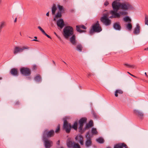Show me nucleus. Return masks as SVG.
<instances>
[{
    "label": "nucleus",
    "mask_w": 148,
    "mask_h": 148,
    "mask_svg": "<svg viewBox=\"0 0 148 148\" xmlns=\"http://www.w3.org/2000/svg\"><path fill=\"white\" fill-rule=\"evenodd\" d=\"M73 28L70 26H66L63 29V35L66 38H68L74 34Z\"/></svg>",
    "instance_id": "1"
},
{
    "label": "nucleus",
    "mask_w": 148,
    "mask_h": 148,
    "mask_svg": "<svg viewBox=\"0 0 148 148\" xmlns=\"http://www.w3.org/2000/svg\"><path fill=\"white\" fill-rule=\"evenodd\" d=\"M92 29L90 30L89 32L91 35H92L94 32H99L102 30L101 27L100 26L99 22L98 21L96 23L92 25Z\"/></svg>",
    "instance_id": "2"
},
{
    "label": "nucleus",
    "mask_w": 148,
    "mask_h": 148,
    "mask_svg": "<svg viewBox=\"0 0 148 148\" xmlns=\"http://www.w3.org/2000/svg\"><path fill=\"white\" fill-rule=\"evenodd\" d=\"M54 132L53 130L49 131L47 129L45 130L43 133L42 139H48L53 136Z\"/></svg>",
    "instance_id": "3"
},
{
    "label": "nucleus",
    "mask_w": 148,
    "mask_h": 148,
    "mask_svg": "<svg viewBox=\"0 0 148 148\" xmlns=\"http://www.w3.org/2000/svg\"><path fill=\"white\" fill-rule=\"evenodd\" d=\"M133 7L128 2H124L120 3V9L123 10L132 9Z\"/></svg>",
    "instance_id": "4"
},
{
    "label": "nucleus",
    "mask_w": 148,
    "mask_h": 148,
    "mask_svg": "<svg viewBox=\"0 0 148 148\" xmlns=\"http://www.w3.org/2000/svg\"><path fill=\"white\" fill-rule=\"evenodd\" d=\"M63 129V130H65L67 133H69L71 130V124L69 123L65 119L64 120Z\"/></svg>",
    "instance_id": "5"
},
{
    "label": "nucleus",
    "mask_w": 148,
    "mask_h": 148,
    "mask_svg": "<svg viewBox=\"0 0 148 148\" xmlns=\"http://www.w3.org/2000/svg\"><path fill=\"white\" fill-rule=\"evenodd\" d=\"M20 71L21 74L25 76H29L31 74L30 69L28 67H22L20 69Z\"/></svg>",
    "instance_id": "6"
},
{
    "label": "nucleus",
    "mask_w": 148,
    "mask_h": 148,
    "mask_svg": "<svg viewBox=\"0 0 148 148\" xmlns=\"http://www.w3.org/2000/svg\"><path fill=\"white\" fill-rule=\"evenodd\" d=\"M100 21L106 26L109 25L111 23V21L108 18L106 14H103V16L101 18Z\"/></svg>",
    "instance_id": "7"
},
{
    "label": "nucleus",
    "mask_w": 148,
    "mask_h": 148,
    "mask_svg": "<svg viewBox=\"0 0 148 148\" xmlns=\"http://www.w3.org/2000/svg\"><path fill=\"white\" fill-rule=\"evenodd\" d=\"M118 1L115 0L112 3V6L113 10L112 11H118L120 9V3L118 2Z\"/></svg>",
    "instance_id": "8"
},
{
    "label": "nucleus",
    "mask_w": 148,
    "mask_h": 148,
    "mask_svg": "<svg viewBox=\"0 0 148 148\" xmlns=\"http://www.w3.org/2000/svg\"><path fill=\"white\" fill-rule=\"evenodd\" d=\"M29 48V47H23L21 48H20L19 47H16L14 48L13 53L14 54H16L17 53L23 52L25 49H28Z\"/></svg>",
    "instance_id": "9"
},
{
    "label": "nucleus",
    "mask_w": 148,
    "mask_h": 148,
    "mask_svg": "<svg viewBox=\"0 0 148 148\" xmlns=\"http://www.w3.org/2000/svg\"><path fill=\"white\" fill-rule=\"evenodd\" d=\"M44 141L45 146L46 148H50L53 144L52 141L49 140L48 139H42Z\"/></svg>",
    "instance_id": "10"
},
{
    "label": "nucleus",
    "mask_w": 148,
    "mask_h": 148,
    "mask_svg": "<svg viewBox=\"0 0 148 148\" xmlns=\"http://www.w3.org/2000/svg\"><path fill=\"white\" fill-rule=\"evenodd\" d=\"M75 139L76 140L79 142L81 145H84V138L82 135L77 136L75 137Z\"/></svg>",
    "instance_id": "11"
},
{
    "label": "nucleus",
    "mask_w": 148,
    "mask_h": 148,
    "mask_svg": "<svg viewBox=\"0 0 148 148\" xmlns=\"http://www.w3.org/2000/svg\"><path fill=\"white\" fill-rule=\"evenodd\" d=\"M81 28L86 29V27L83 25H77L76 26V30L77 32L80 33L86 32L85 30H82L80 29Z\"/></svg>",
    "instance_id": "12"
},
{
    "label": "nucleus",
    "mask_w": 148,
    "mask_h": 148,
    "mask_svg": "<svg viewBox=\"0 0 148 148\" xmlns=\"http://www.w3.org/2000/svg\"><path fill=\"white\" fill-rule=\"evenodd\" d=\"M70 41L73 45L76 46L77 45L76 36L75 34H73L71 36L70 38Z\"/></svg>",
    "instance_id": "13"
},
{
    "label": "nucleus",
    "mask_w": 148,
    "mask_h": 148,
    "mask_svg": "<svg viewBox=\"0 0 148 148\" xmlns=\"http://www.w3.org/2000/svg\"><path fill=\"white\" fill-rule=\"evenodd\" d=\"M10 73L12 75L14 76H18L19 75V72L17 68H13L12 69Z\"/></svg>",
    "instance_id": "14"
},
{
    "label": "nucleus",
    "mask_w": 148,
    "mask_h": 148,
    "mask_svg": "<svg viewBox=\"0 0 148 148\" xmlns=\"http://www.w3.org/2000/svg\"><path fill=\"white\" fill-rule=\"evenodd\" d=\"M125 147H127V145L125 143H119L115 144L113 148H123Z\"/></svg>",
    "instance_id": "15"
},
{
    "label": "nucleus",
    "mask_w": 148,
    "mask_h": 148,
    "mask_svg": "<svg viewBox=\"0 0 148 148\" xmlns=\"http://www.w3.org/2000/svg\"><path fill=\"white\" fill-rule=\"evenodd\" d=\"M57 25L60 29H62L64 25V21L63 19H60L57 21Z\"/></svg>",
    "instance_id": "16"
},
{
    "label": "nucleus",
    "mask_w": 148,
    "mask_h": 148,
    "mask_svg": "<svg viewBox=\"0 0 148 148\" xmlns=\"http://www.w3.org/2000/svg\"><path fill=\"white\" fill-rule=\"evenodd\" d=\"M91 139V138L90 137H88V138L86 139L85 142V145L86 147L88 148L91 146L92 143Z\"/></svg>",
    "instance_id": "17"
},
{
    "label": "nucleus",
    "mask_w": 148,
    "mask_h": 148,
    "mask_svg": "<svg viewBox=\"0 0 148 148\" xmlns=\"http://www.w3.org/2000/svg\"><path fill=\"white\" fill-rule=\"evenodd\" d=\"M118 11H110V14L114 15V18H119L121 16L120 13L117 12Z\"/></svg>",
    "instance_id": "18"
},
{
    "label": "nucleus",
    "mask_w": 148,
    "mask_h": 148,
    "mask_svg": "<svg viewBox=\"0 0 148 148\" xmlns=\"http://www.w3.org/2000/svg\"><path fill=\"white\" fill-rule=\"evenodd\" d=\"M93 122L92 120H90L89 122L86 124V125L84 127V130H86V129H88L90 127L93 126Z\"/></svg>",
    "instance_id": "19"
},
{
    "label": "nucleus",
    "mask_w": 148,
    "mask_h": 148,
    "mask_svg": "<svg viewBox=\"0 0 148 148\" xmlns=\"http://www.w3.org/2000/svg\"><path fill=\"white\" fill-rule=\"evenodd\" d=\"M114 29L117 30H120L121 29V27L119 22H116L114 23L113 25Z\"/></svg>",
    "instance_id": "20"
},
{
    "label": "nucleus",
    "mask_w": 148,
    "mask_h": 148,
    "mask_svg": "<svg viewBox=\"0 0 148 148\" xmlns=\"http://www.w3.org/2000/svg\"><path fill=\"white\" fill-rule=\"evenodd\" d=\"M134 113L140 119H143V114L141 111L138 110H134Z\"/></svg>",
    "instance_id": "21"
},
{
    "label": "nucleus",
    "mask_w": 148,
    "mask_h": 148,
    "mask_svg": "<svg viewBox=\"0 0 148 148\" xmlns=\"http://www.w3.org/2000/svg\"><path fill=\"white\" fill-rule=\"evenodd\" d=\"M140 32V27L138 24L137 23L136 25V27L134 29L133 32L135 34H138Z\"/></svg>",
    "instance_id": "22"
},
{
    "label": "nucleus",
    "mask_w": 148,
    "mask_h": 148,
    "mask_svg": "<svg viewBox=\"0 0 148 148\" xmlns=\"http://www.w3.org/2000/svg\"><path fill=\"white\" fill-rule=\"evenodd\" d=\"M87 119L86 117H83L80 119L79 121V124L84 125L87 122Z\"/></svg>",
    "instance_id": "23"
},
{
    "label": "nucleus",
    "mask_w": 148,
    "mask_h": 148,
    "mask_svg": "<svg viewBox=\"0 0 148 148\" xmlns=\"http://www.w3.org/2000/svg\"><path fill=\"white\" fill-rule=\"evenodd\" d=\"M84 125L79 124V126L78 127L79 131L81 134L83 133L85 130H84V128L83 129Z\"/></svg>",
    "instance_id": "24"
},
{
    "label": "nucleus",
    "mask_w": 148,
    "mask_h": 148,
    "mask_svg": "<svg viewBox=\"0 0 148 148\" xmlns=\"http://www.w3.org/2000/svg\"><path fill=\"white\" fill-rule=\"evenodd\" d=\"M34 80L38 82H41L42 81L41 77L40 75H36L34 78Z\"/></svg>",
    "instance_id": "25"
},
{
    "label": "nucleus",
    "mask_w": 148,
    "mask_h": 148,
    "mask_svg": "<svg viewBox=\"0 0 148 148\" xmlns=\"http://www.w3.org/2000/svg\"><path fill=\"white\" fill-rule=\"evenodd\" d=\"M82 46L81 44H79L77 45L76 47V50L80 52L82 51Z\"/></svg>",
    "instance_id": "26"
},
{
    "label": "nucleus",
    "mask_w": 148,
    "mask_h": 148,
    "mask_svg": "<svg viewBox=\"0 0 148 148\" xmlns=\"http://www.w3.org/2000/svg\"><path fill=\"white\" fill-rule=\"evenodd\" d=\"M57 9L56 5L55 4H53L51 8V11L53 15L55 14L56 11L57 10Z\"/></svg>",
    "instance_id": "27"
},
{
    "label": "nucleus",
    "mask_w": 148,
    "mask_h": 148,
    "mask_svg": "<svg viewBox=\"0 0 148 148\" xmlns=\"http://www.w3.org/2000/svg\"><path fill=\"white\" fill-rule=\"evenodd\" d=\"M123 93V91L121 90H117L115 92L114 95L116 97H117L118 96V94H121Z\"/></svg>",
    "instance_id": "28"
},
{
    "label": "nucleus",
    "mask_w": 148,
    "mask_h": 148,
    "mask_svg": "<svg viewBox=\"0 0 148 148\" xmlns=\"http://www.w3.org/2000/svg\"><path fill=\"white\" fill-rule=\"evenodd\" d=\"M78 123L77 121L75 122L73 124L71 125V128H73L75 130H77V129Z\"/></svg>",
    "instance_id": "29"
},
{
    "label": "nucleus",
    "mask_w": 148,
    "mask_h": 148,
    "mask_svg": "<svg viewBox=\"0 0 148 148\" xmlns=\"http://www.w3.org/2000/svg\"><path fill=\"white\" fill-rule=\"evenodd\" d=\"M74 143L71 141H69L67 142V145L69 148H72Z\"/></svg>",
    "instance_id": "30"
},
{
    "label": "nucleus",
    "mask_w": 148,
    "mask_h": 148,
    "mask_svg": "<svg viewBox=\"0 0 148 148\" xmlns=\"http://www.w3.org/2000/svg\"><path fill=\"white\" fill-rule=\"evenodd\" d=\"M126 28L129 31H131L132 28V25L130 23H128L126 25Z\"/></svg>",
    "instance_id": "31"
},
{
    "label": "nucleus",
    "mask_w": 148,
    "mask_h": 148,
    "mask_svg": "<svg viewBox=\"0 0 148 148\" xmlns=\"http://www.w3.org/2000/svg\"><path fill=\"white\" fill-rule=\"evenodd\" d=\"M96 141L98 143L101 144L103 143L104 142V140L102 138H97L96 139Z\"/></svg>",
    "instance_id": "32"
},
{
    "label": "nucleus",
    "mask_w": 148,
    "mask_h": 148,
    "mask_svg": "<svg viewBox=\"0 0 148 148\" xmlns=\"http://www.w3.org/2000/svg\"><path fill=\"white\" fill-rule=\"evenodd\" d=\"M124 21L127 22H128L129 23H131V20L128 16H126L123 18Z\"/></svg>",
    "instance_id": "33"
},
{
    "label": "nucleus",
    "mask_w": 148,
    "mask_h": 148,
    "mask_svg": "<svg viewBox=\"0 0 148 148\" xmlns=\"http://www.w3.org/2000/svg\"><path fill=\"white\" fill-rule=\"evenodd\" d=\"M91 132L93 135H96L98 133L96 129L94 128H92V129Z\"/></svg>",
    "instance_id": "34"
},
{
    "label": "nucleus",
    "mask_w": 148,
    "mask_h": 148,
    "mask_svg": "<svg viewBox=\"0 0 148 148\" xmlns=\"http://www.w3.org/2000/svg\"><path fill=\"white\" fill-rule=\"evenodd\" d=\"M92 114L93 117L95 119H98L99 117V116L94 111L92 112Z\"/></svg>",
    "instance_id": "35"
},
{
    "label": "nucleus",
    "mask_w": 148,
    "mask_h": 148,
    "mask_svg": "<svg viewBox=\"0 0 148 148\" xmlns=\"http://www.w3.org/2000/svg\"><path fill=\"white\" fill-rule=\"evenodd\" d=\"M95 74L94 73L88 72L87 73V76L88 78L91 77L92 76H94Z\"/></svg>",
    "instance_id": "36"
},
{
    "label": "nucleus",
    "mask_w": 148,
    "mask_h": 148,
    "mask_svg": "<svg viewBox=\"0 0 148 148\" xmlns=\"http://www.w3.org/2000/svg\"><path fill=\"white\" fill-rule=\"evenodd\" d=\"M62 16V13L60 11H58L55 15V17L56 18L61 17Z\"/></svg>",
    "instance_id": "37"
},
{
    "label": "nucleus",
    "mask_w": 148,
    "mask_h": 148,
    "mask_svg": "<svg viewBox=\"0 0 148 148\" xmlns=\"http://www.w3.org/2000/svg\"><path fill=\"white\" fill-rule=\"evenodd\" d=\"M72 148H81V147L78 143H74Z\"/></svg>",
    "instance_id": "38"
},
{
    "label": "nucleus",
    "mask_w": 148,
    "mask_h": 148,
    "mask_svg": "<svg viewBox=\"0 0 148 148\" xmlns=\"http://www.w3.org/2000/svg\"><path fill=\"white\" fill-rule=\"evenodd\" d=\"M124 65L126 66L127 67L130 68H134L135 67V66L134 65H130L128 64H124Z\"/></svg>",
    "instance_id": "39"
},
{
    "label": "nucleus",
    "mask_w": 148,
    "mask_h": 148,
    "mask_svg": "<svg viewBox=\"0 0 148 148\" xmlns=\"http://www.w3.org/2000/svg\"><path fill=\"white\" fill-rule=\"evenodd\" d=\"M5 25V22L3 21L1 22L0 24V28L2 29Z\"/></svg>",
    "instance_id": "40"
},
{
    "label": "nucleus",
    "mask_w": 148,
    "mask_h": 148,
    "mask_svg": "<svg viewBox=\"0 0 148 148\" xmlns=\"http://www.w3.org/2000/svg\"><path fill=\"white\" fill-rule=\"evenodd\" d=\"M60 130V125L59 124L57 126V128L55 130V132L56 133H58Z\"/></svg>",
    "instance_id": "41"
},
{
    "label": "nucleus",
    "mask_w": 148,
    "mask_h": 148,
    "mask_svg": "<svg viewBox=\"0 0 148 148\" xmlns=\"http://www.w3.org/2000/svg\"><path fill=\"white\" fill-rule=\"evenodd\" d=\"M120 14L122 15H126L128 14L127 12L126 11L120 12Z\"/></svg>",
    "instance_id": "42"
},
{
    "label": "nucleus",
    "mask_w": 148,
    "mask_h": 148,
    "mask_svg": "<svg viewBox=\"0 0 148 148\" xmlns=\"http://www.w3.org/2000/svg\"><path fill=\"white\" fill-rule=\"evenodd\" d=\"M85 137L86 139L88 138V137L91 138V137L90 135V133L89 132H88L86 133L85 135Z\"/></svg>",
    "instance_id": "43"
},
{
    "label": "nucleus",
    "mask_w": 148,
    "mask_h": 148,
    "mask_svg": "<svg viewBox=\"0 0 148 148\" xmlns=\"http://www.w3.org/2000/svg\"><path fill=\"white\" fill-rule=\"evenodd\" d=\"M145 24L148 25V18L147 16H145Z\"/></svg>",
    "instance_id": "44"
},
{
    "label": "nucleus",
    "mask_w": 148,
    "mask_h": 148,
    "mask_svg": "<svg viewBox=\"0 0 148 148\" xmlns=\"http://www.w3.org/2000/svg\"><path fill=\"white\" fill-rule=\"evenodd\" d=\"M58 8L60 11H61L62 10H64V9L63 8V7L62 6L60 5H58Z\"/></svg>",
    "instance_id": "45"
},
{
    "label": "nucleus",
    "mask_w": 148,
    "mask_h": 148,
    "mask_svg": "<svg viewBox=\"0 0 148 148\" xmlns=\"http://www.w3.org/2000/svg\"><path fill=\"white\" fill-rule=\"evenodd\" d=\"M20 102L19 101H16L14 103V105L17 106L20 105Z\"/></svg>",
    "instance_id": "46"
},
{
    "label": "nucleus",
    "mask_w": 148,
    "mask_h": 148,
    "mask_svg": "<svg viewBox=\"0 0 148 148\" xmlns=\"http://www.w3.org/2000/svg\"><path fill=\"white\" fill-rule=\"evenodd\" d=\"M108 4L109 3L107 1H106L104 3V5L106 6H107L108 5Z\"/></svg>",
    "instance_id": "47"
},
{
    "label": "nucleus",
    "mask_w": 148,
    "mask_h": 148,
    "mask_svg": "<svg viewBox=\"0 0 148 148\" xmlns=\"http://www.w3.org/2000/svg\"><path fill=\"white\" fill-rule=\"evenodd\" d=\"M32 68L33 70H36V65H33Z\"/></svg>",
    "instance_id": "48"
},
{
    "label": "nucleus",
    "mask_w": 148,
    "mask_h": 148,
    "mask_svg": "<svg viewBox=\"0 0 148 148\" xmlns=\"http://www.w3.org/2000/svg\"><path fill=\"white\" fill-rule=\"evenodd\" d=\"M34 38L35 39H33V40H32V41H38V40L36 39L37 38V37L36 36H35L34 37Z\"/></svg>",
    "instance_id": "49"
},
{
    "label": "nucleus",
    "mask_w": 148,
    "mask_h": 148,
    "mask_svg": "<svg viewBox=\"0 0 148 148\" xmlns=\"http://www.w3.org/2000/svg\"><path fill=\"white\" fill-rule=\"evenodd\" d=\"M38 28L41 31H42L43 30L40 26H38Z\"/></svg>",
    "instance_id": "50"
},
{
    "label": "nucleus",
    "mask_w": 148,
    "mask_h": 148,
    "mask_svg": "<svg viewBox=\"0 0 148 148\" xmlns=\"http://www.w3.org/2000/svg\"><path fill=\"white\" fill-rule=\"evenodd\" d=\"M46 36L49 38L51 39V37L49 35H48L47 34H46Z\"/></svg>",
    "instance_id": "51"
},
{
    "label": "nucleus",
    "mask_w": 148,
    "mask_h": 148,
    "mask_svg": "<svg viewBox=\"0 0 148 148\" xmlns=\"http://www.w3.org/2000/svg\"><path fill=\"white\" fill-rule=\"evenodd\" d=\"M127 73L129 74L130 75H131L134 77H136L134 75L131 74L129 72H127Z\"/></svg>",
    "instance_id": "52"
},
{
    "label": "nucleus",
    "mask_w": 148,
    "mask_h": 148,
    "mask_svg": "<svg viewBox=\"0 0 148 148\" xmlns=\"http://www.w3.org/2000/svg\"><path fill=\"white\" fill-rule=\"evenodd\" d=\"M57 144L58 145H59L60 144V140H58L57 142Z\"/></svg>",
    "instance_id": "53"
},
{
    "label": "nucleus",
    "mask_w": 148,
    "mask_h": 148,
    "mask_svg": "<svg viewBox=\"0 0 148 148\" xmlns=\"http://www.w3.org/2000/svg\"><path fill=\"white\" fill-rule=\"evenodd\" d=\"M112 14V16H110V18H114V15L113 14Z\"/></svg>",
    "instance_id": "54"
},
{
    "label": "nucleus",
    "mask_w": 148,
    "mask_h": 148,
    "mask_svg": "<svg viewBox=\"0 0 148 148\" xmlns=\"http://www.w3.org/2000/svg\"><path fill=\"white\" fill-rule=\"evenodd\" d=\"M46 15L47 16H49V12H47L46 14Z\"/></svg>",
    "instance_id": "55"
},
{
    "label": "nucleus",
    "mask_w": 148,
    "mask_h": 148,
    "mask_svg": "<svg viewBox=\"0 0 148 148\" xmlns=\"http://www.w3.org/2000/svg\"><path fill=\"white\" fill-rule=\"evenodd\" d=\"M42 32V33L44 34L45 33V31H44V30H43L42 31H41Z\"/></svg>",
    "instance_id": "56"
},
{
    "label": "nucleus",
    "mask_w": 148,
    "mask_h": 148,
    "mask_svg": "<svg viewBox=\"0 0 148 148\" xmlns=\"http://www.w3.org/2000/svg\"><path fill=\"white\" fill-rule=\"evenodd\" d=\"M52 62H53V63L54 64V65L55 66L56 65V63H55V62L53 61V60L52 61Z\"/></svg>",
    "instance_id": "57"
},
{
    "label": "nucleus",
    "mask_w": 148,
    "mask_h": 148,
    "mask_svg": "<svg viewBox=\"0 0 148 148\" xmlns=\"http://www.w3.org/2000/svg\"><path fill=\"white\" fill-rule=\"evenodd\" d=\"M16 21H17V18H15V20H14V22H16Z\"/></svg>",
    "instance_id": "58"
},
{
    "label": "nucleus",
    "mask_w": 148,
    "mask_h": 148,
    "mask_svg": "<svg viewBox=\"0 0 148 148\" xmlns=\"http://www.w3.org/2000/svg\"><path fill=\"white\" fill-rule=\"evenodd\" d=\"M144 50H148V47H147V48H145Z\"/></svg>",
    "instance_id": "59"
},
{
    "label": "nucleus",
    "mask_w": 148,
    "mask_h": 148,
    "mask_svg": "<svg viewBox=\"0 0 148 148\" xmlns=\"http://www.w3.org/2000/svg\"><path fill=\"white\" fill-rule=\"evenodd\" d=\"M54 34L56 36H58L56 32H54Z\"/></svg>",
    "instance_id": "60"
},
{
    "label": "nucleus",
    "mask_w": 148,
    "mask_h": 148,
    "mask_svg": "<svg viewBox=\"0 0 148 148\" xmlns=\"http://www.w3.org/2000/svg\"><path fill=\"white\" fill-rule=\"evenodd\" d=\"M106 148H111V147L110 146H108L106 147Z\"/></svg>",
    "instance_id": "61"
},
{
    "label": "nucleus",
    "mask_w": 148,
    "mask_h": 148,
    "mask_svg": "<svg viewBox=\"0 0 148 148\" xmlns=\"http://www.w3.org/2000/svg\"><path fill=\"white\" fill-rule=\"evenodd\" d=\"M145 75H146V76H147V73H146V72H145Z\"/></svg>",
    "instance_id": "62"
},
{
    "label": "nucleus",
    "mask_w": 148,
    "mask_h": 148,
    "mask_svg": "<svg viewBox=\"0 0 148 148\" xmlns=\"http://www.w3.org/2000/svg\"><path fill=\"white\" fill-rule=\"evenodd\" d=\"M28 79H31V77H28Z\"/></svg>",
    "instance_id": "63"
},
{
    "label": "nucleus",
    "mask_w": 148,
    "mask_h": 148,
    "mask_svg": "<svg viewBox=\"0 0 148 148\" xmlns=\"http://www.w3.org/2000/svg\"><path fill=\"white\" fill-rule=\"evenodd\" d=\"M125 147V148H128V147L127 145V147Z\"/></svg>",
    "instance_id": "64"
}]
</instances>
